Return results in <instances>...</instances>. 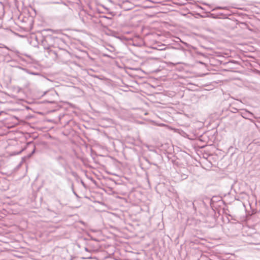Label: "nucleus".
Returning <instances> with one entry per match:
<instances>
[{"instance_id":"obj_1","label":"nucleus","mask_w":260,"mask_h":260,"mask_svg":"<svg viewBox=\"0 0 260 260\" xmlns=\"http://www.w3.org/2000/svg\"><path fill=\"white\" fill-rule=\"evenodd\" d=\"M48 38H44L41 41V45L43 46L45 50H49L51 45L48 44Z\"/></svg>"},{"instance_id":"obj_7","label":"nucleus","mask_w":260,"mask_h":260,"mask_svg":"<svg viewBox=\"0 0 260 260\" xmlns=\"http://www.w3.org/2000/svg\"><path fill=\"white\" fill-rule=\"evenodd\" d=\"M85 250L86 251H88V249L87 248H85Z\"/></svg>"},{"instance_id":"obj_3","label":"nucleus","mask_w":260,"mask_h":260,"mask_svg":"<svg viewBox=\"0 0 260 260\" xmlns=\"http://www.w3.org/2000/svg\"><path fill=\"white\" fill-rule=\"evenodd\" d=\"M236 224L234 223H230L229 224V228L232 230L235 229L236 228Z\"/></svg>"},{"instance_id":"obj_4","label":"nucleus","mask_w":260,"mask_h":260,"mask_svg":"<svg viewBox=\"0 0 260 260\" xmlns=\"http://www.w3.org/2000/svg\"><path fill=\"white\" fill-rule=\"evenodd\" d=\"M217 9H223V10H226L228 9V8L226 7H217L215 8H214L213 11L216 10Z\"/></svg>"},{"instance_id":"obj_2","label":"nucleus","mask_w":260,"mask_h":260,"mask_svg":"<svg viewBox=\"0 0 260 260\" xmlns=\"http://www.w3.org/2000/svg\"><path fill=\"white\" fill-rule=\"evenodd\" d=\"M242 116L245 119H249L252 121V120L250 119V117H254V115L252 113L248 111H245L244 112H242Z\"/></svg>"},{"instance_id":"obj_6","label":"nucleus","mask_w":260,"mask_h":260,"mask_svg":"<svg viewBox=\"0 0 260 260\" xmlns=\"http://www.w3.org/2000/svg\"><path fill=\"white\" fill-rule=\"evenodd\" d=\"M62 159H63V157L62 156H58L56 157V160L58 161H60Z\"/></svg>"},{"instance_id":"obj_5","label":"nucleus","mask_w":260,"mask_h":260,"mask_svg":"<svg viewBox=\"0 0 260 260\" xmlns=\"http://www.w3.org/2000/svg\"><path fill=\"white\" fill-rule=\"evenodd\" d=\"M0 48H6L7 49H8V50H11V49L9 47H8L6 46H5V45L2 44H0Z\"/></svg>"}]
</instances>
